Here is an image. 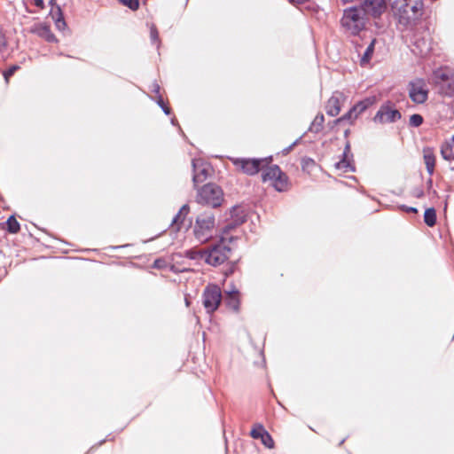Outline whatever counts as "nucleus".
<instances>
[{
	"label": "nucleus",
	"instance_id": "nucleus-8",
	"mask_svg": "<svg viewBox=\"0 0 454 454\" xmlns=\"http://www.w3.org/2000/svg\"><path fill=\"white\" fill-rule=\"evenodd\" d=\"M408 94L415 104H423L428 98L429 90L423 78H415L408 83Z\"/></svg>",
	"mask_w": 454,
	"mask_h": 454
},
{
	"label": "nucleus",
	"instance_id": "nucleus-36",
	"mask_svg": "<svg viewBox=\"0 0 454 454\" xmlns=\"http://www.w3.org/2000/svg\"><path fill=\"white\" fill-rule=\"evenodd\" d=\"M34 4L36 7L43 10L44 8L43 0H34Z\"/></svg>",
	"mask_w": 454,
	"mask_h": 454
},
{
	"label": "nucleus",
	"instance_id": "nucleus-46",
	"mask_svg": "<svg viewBox=\"0 0 454 454\" xmlns=\"http://www.w3.org/2000/svg\"><path fill=\"white\" fill-rule=\"evenodd\" d=\"M239 210H240V208H239V207H234V208L232 209V214H234V213H236V212H238V211H239Z\"/></svg>",
	"mask_w": 454,
	"mask_h": 454
},
{
	"label": "nucleus",
	"instance_id": "nucleus-25",
	"mask_svg": "<svg viewBox=\"0 0 454 454\" xmlns=\"http://www.w3.org/2000/svg\"><path fill=\"white\" fill-rule=\"evenodd\" d=\"M424 221L425 223L429 226L433 227L436 223V212L435 209L433 207L427 208L424 213Z\"/></svg>",
	"mask_w": 454,
	"mask_h": 454
},
{
	"label": "nucleus",
	"instance_id": "nucleus-42",
	"mask_svg": "<svg viewBox=\"0 0 454 454\" xmlns=\"http://www.w3.org/2000/svg\"><path fill=\"white\" fill-rule=\"evenodd\" d=\"M153 90H154L156 93H159V91H160V86H159L157 83H154V84H153Z\"/></svg>",
	"mask_w": 454,
	"mask_h": 454
},
{
	"label": "nucleus",
	"instance_id": "nucleus-28",
	"mask_svg": "<svg viewBox=\"0 0 454 454\" xmlns=\"http://www.w3.org/2000/svg\"><path fill=\"white\" fill-rule=\"evenodd\" d=\"M266 430L265 428L263 427L262 425L261 424H256L253 427L251 432H250V435L252 438L254 439H260L263 436V434H265Z\"/></svg>",
	"mask_w": 454,
	"mask_h": 454
},
{
	"label": "nucleus",
	"instance_id": "nucleus-32",
	"mask_svg": "<svg viewBox=\"0 0 454 454\" xmlns=\"http://www.w3.org/2000/svg\"><path fill=\"white\" fill-rule=\"evenodd\" d=\"M150 37L153 43H159L160 38H159V31L155 25H151L150 27Z\"/></svg>",
	"mask_w": 454,
	"mask_h": 454
},
{
	"label": "nucleus",
	"instance_id": "nucleus-23",
	"mask_svg": "<svg viewBox=\"0 0 454 454\" xmlns=\"http://www.w3.org/2000/svg\"><path fill=\"white\" fill-rule=\"evenodd\" d=\"M441 154L442 157L448 161L454 160V152L453 145L449 142H444L441 145Z\"/></svg>",
	"mask_w": 454,
	"mask_h": 454
},
{
	"label": "nucleus",
	"instance_id": "nucleus-41",
	"mask_svg": "<svg viewBox=\"0 0 454 454\" xmlns=\"http://www.w3.org/2000/svg\"><path fill=\"white\" fill-rule=\"evenodd\" d=\"M161 108L163 109V111L165 112L166 114H170V109H169L168 106H164Z\"/></svg>",
	"mask_w": 454,
	"mask_h": 454
},
{
	"label": "nucleus",
	"instance_id": "nucleus-33",
	"mask_svg": "<svg viewBox=\"0 0 454 454\" xmlns=\"http://www.w3.org/2000/svg\"><path fill=\"white\" fill-rule=\"evenodd\" d=\"M423 122V117L420 114H414L410 117V124L413 127H419Z\"/></svg>",
	"mask_w": 454,
	"mask_h": 454
},
{
	"label": "nucleus",
	"instance_id": "nucleus-2",
	"mask_svg": "<svg viewBox=\"0 0 454 454\" xmlns=\"http://www.w3.org/2000/svg\"><path fill=\"white\" fill-rule=\"evenodd\" d=\"M262 180L263 183H270L278 192H286L291 187V183L287 175L281 170L278 165H267L262 169Z\"/></svg>",
	"mask_w": 454,
	"mask_h": 454
},
{
	"label": "nucleus",
	"instance_id": "nucleus-13",
	"mask_svg": "<svg viewBox=\"0 0 454 454\" xmlns=\"http://www.w3.org/2000/svg\"><path fill=\"white\" fill-rule=\"evenodd\" d=\"M400 118V112L388 106H381L375 116V120L381 123L395 122Z\"/></svg>",
	"mask_w": 454,
	"mask_h": 454
},
{
	"label": "nucleus",
	"instance_id": "nucleus-40",
	"mask_svg": "<svg viewBox=\"0 0 454 454\" xmlns=\"http://www.w3.org/2000/svg\"><path fill=\"white\" fill-rule=\"evenodd\" d=\"M158 104L160 106V107H163L165 106L164 101H163L161 96L159 97Z\"/></svg>",
	"mask_w": 454,
	"mask_h": 454
},
{
	"label": "nucleus",
	"instance_id": "nucleus-3",
	"mask_svg": "<svg viewBox=\"0 0 454 454\" xmlns=\"http://www.w3.org/2000/svg\"><path fill=\"white\" fill-rule=\"evenodd\" d=\"M226 238L223 235L219 241L206 248L205 262L213 267H218L226 262L231 253V247L225 244Z\"/></svg>",
	"mask_w": 454,
	"mask_h": 454
},
{
	"label": "nucleus",
	"instance_id": "nucleus-1",
	"mask_svg": "<svg viewBox=\"0 0 454 454\" xmlns=\"http://www.w3.org/2000/svg\"><path fill=\"white\" fill-rule=\"evenodd\" d=\"M395 14L400 23L408 25L422 14V0H397L395 3Z\"/></svg>",
	"mask_w": 454,
	"mask_h": 454
},
{
	"label": "nucleus",
	"instance_id": "nucleus-12",
	"mask_svg": "<svg viewBox=\"0 0 454 454\" xmlns=\"http://www.w3.org/2000/svg\"><path fill=\"white\" fill-rule=\"evenodd\" d=\"M387 7L386 0H364L361 10L366 15L377 18L386 12Z\"/></svg>",
	"mask_w": 454,
	"mask_h": 454
},
{
	"label": "nucleus",
	"instance_id": "nucleus-43",
	"mask_svg": "<svg viewBox=\"0 0 454 454\" xmlns=\"http://www.w3.org/2000/svg\"><path fill=\"white\" fill-rule=\"evenodd\" d=\"M289 2L293 4H302L304 0H289Z\"/></svg>",
	"mask_w": 454,
	"mask_h": 454
},
{
	"label": "nucleus",
	"instance_id": "nucleus-39",
	"mask_svg": "<svg viewBox=\"0 0 454 454\" xmlns=\"http://www.w3.org/2000/svg\"><path fill=\"white\" fill-rule=\"evenodd\" d=\"M405 210L407 212H411V213H417L418 212L417 208H415V207H405Z\"/></svg>",
	"mask_w": 454,
	"mask_h": 454
},
{
	"label": "nucleus",
	"instance_id": "nucleus-37",
	"mask_svg": "<svg viewBox=\"0 0 454 454\" xmlns=\"http://www.w3.org/2000/svg\"><path fill=\"white\" fill-rule=\"evenodd\" d=\"M423 195H424V192H423V191H422V190H416V191L414 192V196H415L416 198H421V197H423Z\"/></svg>",
	"mask_w": 454,
	"mask_h": 454
},
{
	"label": "nucleus",
	"instance_id": "nucleus-47",
	"mask_svg": "<svg viewBox=\"0 0 454 454\" xmlns=\"http://www.w3.org/2000/svg\"><path fill=\"white\" fill-rule=\"evenodd\" d=\"M348 133H349V130H348V129H346V130H345V133H344L345 137H348Z\"/></svg>",
	"mask_w": 454,
	"mask_h": 454
},
{
	"label": "nucleus",
	"instance_id": "nucleus-44",
	"mask_svg": "<svg viewBox=\"0 0 454 454\" xmlns=\"http://www.w3.org/2000/svg\"><path fill=\"white\" fill-rule=\"evenodd\" d=\"M230 229H232V226L231 224L226 226V228L223 231V234L227 233Z\"/></svg>",
	"mask_w": 454,
	"mask_h": 454
},
{
	"label": "nucleus",
	"instance_id": "nucleus-30",
	"mask_svg": "<svg viewBox=\"0 0 454 454\" xmlns=\"http://www.w3.org/2000/svg\"><path fill=\"white\" fill-rule=\"evenodd\" d=\"M20 69V66L13 65L10 67L7 70L4 71L3 75L4 77L5 82L8 84L10 82V78L14 74V73Z\"/></svg>",
	"mask_w": 454,
	"mask_h": 454
},
{
	"label": "nucleus",
	"instance_id": "nucleus-21",
	"mask_svg": "<svg viewBox=\"0 0 454 454\" xmlns=\"http://www.w3.org/2000/svg\"><path fill=\"white\" fill-rule=\"evenodd\" d=\"M441 95L446 97L454 96V75L438 88Z\"/></svg>",
	"mask_w": 454,
	"mask_h": 454
},
{
	"label": "nucleus",
	"instance_id": "nucleus-26",
	"mask_svg": "<svg viewBox=\"0 0 454 454\" xmlns=\"http://www.w3.org/2000/svg\"><path fill=\"white\" fill-rule=\"evenodd\" d=\"M325 122V116L323 114H318L314 118L309 129L313 132H319L323 129Z\"/></svg>",
	"mask_w": 454,
	"mask_h": 454
},
{
	"label": "nucleus",
	"instance_id": "nucleus-11",
	"mask_svg": "<svg viewBox=\"0 0 454 454\" xmlns=\"http://www.w3.org/2000/svg\"><path fill=\"white\" fill-rule=\"evenodd\" d=\"M192 180L194 185H197L198 184L206 181L211 174L210 165L200 159H196L192 160Z\"/></svg>",
	"mask_w": 454,
	"mask_h": 454
},
{
	"label": "nucleus",
	"instance_id": "nucleus-7",
	"mask_svg": "<svg viewBox=\"0 0 454 454\" xmlns=\"http://www.w3.org/2000/svg\"><path fill=\"white\" fill-rule=\"evenodd\" d=\"M223 295L221 288L215 284H208L202 294V303L206 311L209 314L216 311L222 302Z\"/></svg>",
	"mask_w": 454,
	"mask_h": 454
},
{
	"label": "nucleus",
	"instance_id": "nucleus-18",
	"mask_svg": "<svg viewBox=\"0 0 454 454\" xmlns=\"http://www.w3.org/2000/svg\"><path fill=\"white\" fill-rule=\"evenodd\" d=\"M350 153V145L348 142L343 152V159L336 162L335 168L343 173H348L354 170L351 161L348 160V153Z\"/></svg>",
	"mask_w": 454,
	"mask_h": 454
},
{
	"label": "nucleus",
	"instance_id": "nucleus-49",
	"mask_svg": "<svg viewBox=\"0 0 454 454\" xmlns=\"http://www.w3.org/2000/svg\"><path fill=\"white\" fill-rule=\"evenodd\" d=\"M55 0H50V4H53Z\"/></svg>",
	"mask_w": 454,
	"mask_h": 454
},
{
	"label": "nucleus",
	"instance_id": "nucleus-4",
	"mask_svg": "<svg viewBox=\"0 0 454 454\" xmlns=\"http://www.w3.org/2000/svg\"><path fill=\"white\" fill-rule=\"evenodd\" d=\"M366 14L361 8L351 7L344 11L341 25L350 35H358L365 27Z\"/></svg>",
	"mask_w": 454,
	"mask_h": 454
},
{
	"label": "nucleus",
	"instance_id": "nucleus-19",
	"mask_svg": "<svg viewBox=\"0 0 454 454\" xmlns=\"http://www.w3.org/2000/svg\"><path fill=\"white\" fill-rule=\"evenodd\" d=\"M326 114L330 116H337L341 110L340 99L338 96H332L325 106Z\"/></svg>",
	"mask_w": 454,
	"mask_h": 454
},
{
	"label": "nucleus",
	"instance_id": "nucleus-27",
	"mask_svg": "<svg viewBox=\"0 0 454 454\" xmlns=\"http://www.w3.org/2000/svg\"><path fill=\"white\" fill-rule=\"evenodd\" d=\"M189 213V207L187 205H184L179 212L176 214V215L174 217L173 219V223L175 224H179V223H182L185 218V216L188 215Z\"/></svg>",
	"mask_w": 454,
	"mask_h": 454
},
{
	"label": "nucleus",
	"instance_id": "nucleus-51",
	"mask_svg": "<svg viewBox=\"0 0 454 454\" xmlns=\"http://www.w3.org/2000/svg\"><path fill=\"white\" fill-rule=\"evenodd\" d=\"M452 170H454V168H452Z\"/></svg>",
	"mask_w": 454,
	"mask_h": 454
},
{
	"label": "nucleus",
	"instance_id": "nucleus-15",
	"mask_svg": "<svg viewBox=\"0 0 454 454\" xmlns=\"http://www.w3.org/2000/svg\"><path fill=\"white\" fill-rule=\"evenodd\" d=\"M28 32L31 34L37 35L38 36L42 37L47 42L55 41V36L51 33L50 27L45 24H35L33 27L29 28Z\"/></svg>",
	"mask_w": 454,
	"mask_h": 454
},
{
	"label": "nucleus",
	"instance_id": "nucleus-22",
	"mask_svg": "<svg viewBox=\"0 0 454 454\" xmlns=\"http://www.w3.org/2000/svg\"><path fill=\"white\" fill-rule=\"evenodd\" d=\"M3 229L6 230L9 233L16 234L20 231V225L16 217L14 215H11L4 223Z\"/></svg>",
	"mask_w": 454,
	"mask_h": 454
},
{
	"label": "nucleus",
	"instance_id": "nucleus-38",
	"mask_svg": "<svg viewBox=\"0 0 454 454\" xmlns=\"http://www.w3.org/2000/svg\"><path fill=\"white\" fill-rule=\"evenodd\" d=\"M245 219H246V215L244 214H242L239 216V220H237L236 222H237L238 224H239V223H242L243 222H245Z\"/></svg>",
	"mask_w": 454,
	"mask_h": 454
},
{
	"label": "nucleus",
	"instance_id": "nucleus-48",
	"mask_svg": "<svg viewBox=\"0 0 454 454\" xmlns=\"http://www.w3.org/2000/svg\"><path fill=\"white\" fill-rule=\"evenodd\" d=\"M185 303H186L187 306H189L190 302H189L188 299H185Z\"/></svg>",
	"mask_w": 454,
	"mask_h": 454
},
{
	"label": "nucleus",
	"instance_id": "nucleus-29",
	"mask_svg": "<svg viewBox=\"0 0 454 454\" xmlns=\"http://www.w3.org/2000/svg\"><path fill=\"white\" fill-rule=\"evenodd\" d=\"M374 43H375V40H372L371 42V43L367 47L365 52L362 56V58H361V64L362 65H364V64L368 63L369 60L371 59V58L372 56V53H373V51H374Z\"/></svg>",
	"mask_w": 454,
	"mask_h": 454
},
{
	"label": "nucleus",
	"instance_id": "nucleus-10",
	"mask_svg": "<svg viewBox=\"0 0 454 454\" xmlns=\"http://www.w3.org/2000/svg\"><path fill=\"white\" fill-rule=\"evenodd\" d=\"M215 228V217L213 215H200L196 220L194 233L199 239H207V235Z\"/></svg>",
	"mask_w": 454,
	"mask_h": 454
},
{
	"label": "nucleus",
	"instance_id": "nucleus-17",
	"mask_svg": "<svg viewBox=\"0 0 454 454\" xmlns=\"http://www.w3.org/2000/svg\"><path fill=\"white\" fill-rule=\"evenodd\" d=\"M423 160L428 175L431 176L434 172L436 158L434 150L430 147L423 149Z\"/></svg>",
	"mask_w": 454,
	"mask_h": 454
},
{
	"label": "nucleus",
	"instance_id": "nucleus-5",
	"mask_svg": "<svg viewBox=\"0 0 454 454\" xmlns=\"http://www.w3.org/2000/svg\"><path fill=\"white\" fill-rule=\"evenodd\" d=\"M196 200L202 205L218 207L223 201V190L215 184H207L198 191Z\"/></svg>",
	"mask_w": 454,
	"mask_h": 454
},
{
	"label": "nucleus",
	"instance_id": "nucleus-9",
	"mask_svg": "<svg viewBox=\"0 0 454 454\" xmlns=\"http://www.w3.org/2000/svg\"><path fill=\"white\" fill-rule=\"evenodd\" d=\"M376 103V97L366 98L356 103L347 114L335 120V124H339L343 121H348L351 124L358 118L367 108Z\"/></svg>",
	"mask_w": 454,
	"mask_h": 454
},
{
	"label": "nucleus",
	"instance_id": "nucleus-20",
	"mask_svg": "<svg viewBox=\"0 0 454 454\" xmlns=\"http://www.w3.org/2000/svg\"><path fill=\"white\" fill-rule=\"evenodd\" d=\"M206 248H192L184 252V256L194 261L204 260L205 261Z\"/></svg>",
	"mask_w": 454,
	"mask_h": 454
},
{
	"label": "nucleus",
	"instance_id": "nucleus-34",
	"mask_svg": "<svg viewBox=\"0 0 454 454\" xmlns=\"http://www.w3.org/2000/svg\"><path fill=\"white\" fill-rule=\"evenodd\" d=\"M122 4L128 6L133 11H136L139 7L138 0H119Z\"/></svg>",
	"mask_w": 454,
	"mask_h": 454
},
{
	"label": "nucleus",
	"instance_id": "nucleus-31",
	"mask_svg": "<svg viewBox=\"0 0 454 454\" xmlns=\"http://www.w3.org/2000/svg\"><path fill=\"white\" fill-rule=\"evenodd\" d=\"M260 440L262 441V444L269 448V449H272L274 447V441L271 437V435L266 431L265 434H263V436L262 438H260Z\"/></svg>",
	"mask_w": 454,
	"mask_h": 454
},
{
	"label": "nucleus",
	"instance_id": "nucleus-14",
	"mask_svg": "<svg viewBox=\"0 0 454 454\" xmlns=\"http://www.w3.org/2000/svg\"><path fill=\"white\" fill-rule=\"evenodd\" d=\"M224 303L227 308L233 312H239L240 309V293L237 289L225 292Z\"/></svg>",
	"mask_w": 454,
	"mask_h": 454
},
{
	"label": "nucleus",
	"instance_id": "nucleus-6",
	"mask_svg": "<svg viewBox=\"0 0 454 454\" xmlns=\"http://www.w3.org/2000/svg\"><path fill=\"white\" fill-rule=\"evenodd\" d=\"M272 160L270 158L249 159V158H231V161L237 170L248 176H254L269 165Z\"/></svg>",
	"mask_w": 454,
	"mask_h": 454
},
{
	"label": "nucleus",
	"instance_id": "nucleus-45",
	"mask_svg": "<svg viewBox=\"0 0 454 454\" xmlns=\"http://www.w3.org/2000/svg\"><path fill=\"white\" fill-rule=\"evenodd\" d=\"M59 23H62L63 25H65V21L63 20H57V25L59 27Z\"/></svg>",
	"mask_w": 454,
	"mask_h": 454
},
{
	"label": "nucleus",
	"instance_id": "nucleus-16",
	"mask_svg": "<svg viewBox=\"0 0 454 454\" xmlns=\"http://www.w3.org/2000/svg\"><path fill=\"white\" fill-rule=\"evenodd\" d=\"M453 75L454 71L449 67L437 68L433 72L434 83L438 89L445 82H448V80L451 78Z\"/></svg>",
	"mask_w": 454,
	"mask_h": 454
},
{
	"label": "nucleus",
	"instance_id": "nucleus-50",
	"mask_svg": "<svg viewBox=\"0 0 454 454\" xmlns=\"http://www.w3.org/2000/svg\"><path fill=\"white\" fill-rule=\"evenodd\" d=\"M180 270V271H184V270H186V269H184H184H181V270Z\"/></svg>",
	"mask_w": 454,
	"mask_h": 454
},
{
	"label": "nucleus",
	"instance_id": "nucleus-35",
	"mask_svg": "<svg viewBox=\"0 0 454 454\" xmlns=\"http://www.w3.org/2000/svg\"><path fill=\"white\" fill-rule=\"evenodd\" d=\"M167 266V262L164 259H156L153 262V268L164 269Z\"/></svg>",
	"mask_w": 454,
	"mask_h": 454
},
{
	"label": "nucleus",
	"instance_id": "nucleus-24",
	"mask_svg": "<svg viewBox=\"0 0 454 454\" xmlns=\"http://www.w3.org/2000/svg\"><path fill=\"white\" fill-rule=\"evenodd\" d=\"M301 164L302 171L308 173L309 175H310L317 168V164L311 158H302Z\"/></svg>",
	"mask_w": 454,
	"mask_h": 454
}]
</instances>
